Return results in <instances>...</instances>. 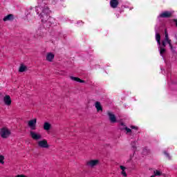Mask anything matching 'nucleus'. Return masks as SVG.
<instances>
[{
    "label": "nucleus",
    "mask_w": 177,
    "mask_h": 177,
    "mask_svg": "<svg viewBox=\"0 0 177 177\" xmlns=\"http://www.w3.org/2000/svg\"><path fill=\"white\" fill-rule=\"evenodd\" d=\"M35 10L37 15H39L40 13V19H41L43 23H46V21H48V23L52 24L51 21L53 19L50 18V16L49 15L50 10H49V8L45 1H39L38 6L35 7Z\"/></svg>",
    "instance_id": "obj_1"
},
{
    "label": "nucleus",
    "mask_w": 177,
    "mask_h": 177,
    "mask_svg": "<svg viewBox=\"0 0 177 177\" xmlns=\"http://www.w3.org/2000/svg\"><path fill=\"white\" fill-rule=\"evenodd\" d=\"M39 147L41 149H48L49 145L48 144V140L44 139L42 140H39L37 142Z\"/></svg>",
    "instance_id": "obj_2"
},
{
    "label": "nucleus",
    "mask_w": 177,
    "mask_h": 177,
    "mask_svg": "<svg viewBox=\"0 0 177 177\" xmlns=\"http://www.w3.org/2000/svg\"><path fill=\"white\" fill-rule=\"evenodd\" d=\"M28 125L30 127L32 131H35V129H37V118L29 120L28 122Z\"/></svg>",
    "instance_id": "obj_3"
},
{
    "label": "nucleus",
    "mask_w": 177,
    "mask_h": 177,
    "mask_svg": "<svg viewBox=\"0 0 177 177\" xmlns=\"http://www.w3.org/2000/svg\"><path fill=\"white\" fill-rule=\"evenodd\" d=\"M159 16L162 19H169V18L172 17V12H171L169 11H165V12H162Z\"/></svg>",
    "instance_id": "obj_4"
},
{
    "label": "nucleus",
    "mask_w": 177,
    "mask_h": 177,
    "mask_svg": "<svg viewBox=\"0 0 177 177\" xmlns=\"http://www.w3.org/2000/svg\"><path fill=\"white\" fill-rule=\"evenodd\" d=\"M107 115L109 117V120L113 124L117 122V118H115V115H114L113 113H111L110 111H107Z\"/></svg>",
    "instance_id": "obj_5"
},
{
    "label": "nucleus",
    "mask_w": 177,
    "mask_h": 177,
    "mask_svg": "<svg viewBox=\"0 0 177 177\" xmlns=\"http://www.w3.org/2000/svg\"><path fill=\"white\" fill-rule=\"evenodd\" d=\"M30 136L34 140H39L40 139H42V136H41V134L36 133L34 131H30Z\"/></svg>",
    "instance_id": "obj_6"
},
{
    "label": "nucleus",
    "mask_w": 177,
    "mask_h": 177,
    "mask_svg": "<svg viewBox=\"0 0 177 177\" xmlns=\"http://www.w3.org/2000/svg\"><path fill=\"white\" fill-rule=\"evenodd\" d=\"M10 135V131L8 130V129H1V138L4 139L8 138Z\"/></svg>",
    "instance_id": "obj_7"
},
{
    "label": "nucleus",
    "mask_w": 177,
    "mask_h": 177,
    "mask_svg": "<svg viewBox=\"0 0 177 177\" xmlns=\"http://www.w3.org/2000/svg\"><path fill=\"white\" fill-rule=\"evenodd\" d=\"M118 5H120V2L118 0H111L110 1V6L111 8H113V9H115L118 7Z\"/></svg>",
    "instance_id": "obj_8"
},
{
    "label": "nucleus",
    "mask_w": 177,
    "mask_h": 177,
    "mask_svg": "<svg viewBox=\"0 0 177 177\" xmlns=\"http://www.w3.org/2000/svg\"><path fill=\"white\" fill-rule=\"evenodd\" d=\"M3 102H4L5 104H6V106H10V104H12V99H10V96L6 95L3 97Z\"/></svg>",
    "instance_id": "obj_9"
},
{
    "label": "nucleus",
    "mask_w": 177,
    "mask_h": 177,
    "mask_svg": "<svg viewBox=\"0 0 177 177\" xmlns=\"http://www.w3.org/2000/svg\"><path fill=\"white\" fill-rule=\"evenodd\" d=\"M14 19H15V16L13 15V14H10V15H6V17H4V18L3 19V21H12Z\"/></svg>",
    "instance_id": "obj_10"
},
{
    "label": "nucleus",
    "mask_w": 177,
    "mask_h": 177,
    "mask_svg": "<svg viewBox=\"0 0 177 177\" xmlns=\"http://www.w3.org/2000/svg\"><path fill=\"white\" fill-rule=\"evenodd\" d=\"M99 164V160H91L87 162V165L90 167H96Z\"/></svg>",
    "instance_id": "obj_11"
},
{
    "label": "nucleus",
    "mask_w": 177,
    "mask_h": 177,
    "mask_svg": "<svg viewBox=\"0 0 177 177\" xmlns=\"http://www.w3.org/2000/svg\"><path fill=\"white\" fill-rule=\"evenodd\" d=\"M53 59H55V55H53V53H49L47 54L46 58L47 62H53Z\"/></svg>",
    "instance_id": "obj_12"
},
{
    "label": "nucleus",
    "mask_w": 177,
    "mask_h": 177,
    "mask_svg": "<svg viewBox=\"0 0 177 177\" xmlns=\"http://www.w3.org/2000/svg\"><path fill=\"white\" fill-rule=\"evenodd\" d=\"M70 78H71V80H72V81H75L76 82H80V84L85 83V80H81L77 77L71 76Z\"/></svg>",
    "instance_id": "obj_13"
},
{
    "label": "nucleus",
    "mask_w": 177,
    "mask_h": 177,
    "mask_svg": "<svg viewBox=\"0 0 177 177\" xmlns=\"http://www.w3.org/2000/svg\"><path fill=\"white\" fill-rule=\"evenodd\" d=\"M165 41L169 44V46L172 52H175V48H174V46H172V43L171 39H169V37H167V39H165Z\"/></svg>",
    "instance_id": "obj_14"
},
{
    "label": "nucleus",
    "mask_w": 177,
    "mask_h": 177,
    "mask_svg": "<svg viewBox=\"0 0 177 177\" xmlns=\"http://www.w3.org/2000/svg\"><path fill=\"white\" fill-rule=\"evenodd\" d=\"M51 127H52V125L49 122H46L44 124L43 128H44V131H49Z\"/></svg>",
    "instance_id": "obj_15"
},
{
    "label": "nucleus",
    "mask_w": 177,
    "mask_h": 177,
    "mask_svg": "<svg viewBox=\"0 0 177 177\" xmlns=\"http://www.w3.org/2000/svg\"><path fill=\"white\" fill-rule=\"evenodd\" d=\"M95 109H97V111H103V107H102L100 102H95Z\"/></svg>",
    "instance_id": "obj_16"
},
{
    "label": "nucleus",
    "mask_w": 177,
    "mask_h": 177,
    "mask_svg": "<svg viewBox=\"0 0 177 177\" xmlns=\"http://www.w3.org/2000/svg\"><path fill=\"white\" fill-rule=\"evenodd\" d=\"M156 39L159 45H161V35L160 33H156Z\"/></svg>",
    "instance_id": "obj_17"
},
{
    "label": "nucleus",
    "mask_w": 177,
    "mask_h": 177,
    "mask_svg": "<svg viewBox=\"0 0 177 177\" xmlns=\"http://www.w3.org/2000/svg\"><path fill=\"white\" fill-rule=\"evenodd\" d=\"M27 70V66L21 65L19 69V73H24Z\"/></svg>",
    "instance_id": "obj_18"
},
{
    "label": "nucleus",
    "mask_w": 177,
    "mask_h": 177,
    "mask_svg": "<svg viewBox=\"0 0 177 177\" xmlns=\"http://www.w3.org/2000/svg\"><path fill=\"white\" fill-rule=\"evenodd\" d=\"M121 131L125 130L127 133H131L132 132V129L128 128L127 126H124V128H120Z\"/></svg>",
    "instance_id": "obj_19"
},
{
    "label": "nucleus",
    "mask_w": 177,
    "mask_h": 177,
    "mask_svg": "<svg viewBox=\"0 0 177 177\" xmlns=\"http://www.w3.org/2000/svg\"><path fill=\"white\" fill-rule=\"evenodd\" d=\"M149 153H150V150H149L147 147L144 148V149L142 151V154L144 156H147L149 154Z\"/></svg>",
    "instance_id": "obj_20"
},
{
    "label": "nucleus",
    "mask_w": 177,
    "mask_h": 177,
    "mask_svg": "<svg viewBox=\"0 0 177 177\" xmlns=\"http://www.w3.org/2000/svg\"><path fill=\"white\" fill-rule=\"evenodd\" d=\"M166 52V50L164 47H160V55L162 56L164 55V53Z\"/></svg>",
    "instance_id": "obj_21"
},
{
    "label": "nucleus",
    "mask_w": 177,
    "mask_h": 177,
    "mask_svg": "<svg viewBox=\"0 0 177 177\" xmlns=\"http://www.w3.org/2000/svg\"><path fill=\"white\" fill-rule=\"evenodd\" d=\"M153 174L155 176H161V171H158V170H156L153 171Z\"/></svg>",
    "instance_id": "obj_22"
},
{
    "label": "nucleus",
    "mask_w": 177,
    "mask_h": 177,
    "mask_svg": "<svg viewBox=\"0 0 177 177\" xmlns=\"http://www.w3.org/2000/svg\"><path fill=\"white\" fill-rule=\"evenodd\" d=\"M163 154H165V156H166L167 158H168V160H171V156L166 151H163Z\"/></svg>",
    "instance_id": "obj_23"
},
{
    "label": "nucleus",
    "mask_w": 177,
    "mask_h": 177,
    "mask_svg": "<svg viewBox=\"0 0 177 177\" xmlns=\"http://www.w3.org/2000/svg\"><path fill=\"white\" fill-rule=\"evenodd\" d=\"M3 160H5V157L2 155H0V164H5Z\"/></svg>",
    "instance_id": "obj_24"
},
{
    "label": "nucleus",
    "mask_w": 177,
    "mask_h": 177,
    "mask_svg": "<svg viewBox=\"0 0 177 177\" xmlns=\"http://www.w3.org/2000/svg\"><path fill=\"white\" fill-rule=\"evenodd\" d=\"M133 149H136V141L131 142Z\"/></svg>",
    "instance_id": "obj_25"
},
{
    "label": "nucleus",
    "mask_w": 177,
    "mask_h": 177,
    "mask_svg": "<svg viewBox=\"0 0 177 177\" xmlns=\"http://www.w3.org/2000/svg\"><path fill=\"white\" fill-rule=\"evenodd\" d=\"M168 38H169L168 37V32H167V30L165 31V39H168Z\"/></svg>",
    "instance_id": "obj_26"
},
{
    "label": "nucleus",
    "mask_w": 177,
    "mask_h": 177,
    "mask_svg": "<svg viewBox=\"0 0 177 177\" xmlns=\"http://www.w3.org/2000/svg\"><path fill=\"white\" fill-rule=\"evenodd\" d=\"M131 129H135L136 131H138V129H139V128L136 126H131L130 127Z\"/></svg>",
    "instance_id": "obj_27"
},
{
    "label": "nucleus",
    "mask_w": 177,
    "mask_h": 177,
    "mask_svg": "<svg viewBox=\"0 0 177 177\" xmlns=\"http://www.w3.org/2000/svg\"><path fill=\"white\" fill-rule=\"evenodd\" d=\"M165 42H167V41H165V40H164V41H162V46L163 48H165V46H167V44H165Z\"/></svg>",
    "instance_id": "obj_28"
},
{
    "label": "nucleus",
    "mask_w": 177,
    "mask_h": 177,
    "mask_svg": "<svg viewBox=\"0 0 177 177\" xmlns=\"http://www.w3.org/2000/svg\"><path fill=\"white\" fill-rule=\"evenodd\" d=\"M121 174L123 176H127V172L125 171V170H122Z\"/></svg>",
    "instance_id": "obj_29"
},
{
    "label": "nucleus",
    "mask_w": 177,
    "mask_h": 177,
    "mask_svg": "<svg viewBox=\"0 0 177 177\" xmlns=\"http://www.w3.org/2000/svg\"><path fill=\"white\" fill-rule=\"evenodd\" d=\"M124 126L126 127L125 124H124V122H121L120 123V131H121V128H124Z\"/></svg>",
    "instance_id": "obj_30"
},
{
    "label": "nucleus",
    "mask_w": 177,
    "mask_h": 177,
    "mask_svg": "<svg viewBox=\"0 0 177 177\" xmlns=\"http://www.w3.org/2000/svg\"><path fill=\"white\" fill-rule=\"evenodd\" d=\"M120 169H122V171H125V169H127V167L123 165H120Z\"/></svg>",
    "instance_id": "obj_31"
},
{
    "label": "nucleus",
    "mask_w": 177,
    "mask_h": 177,
    "mask_svg": "<svg viewBox=\"0 0 177 177\" xmlns=\"http://www.w3.org/2000/svg\"><path fill=\"white\" fill-rule=\"evenodd\" d=\"M15 177H27V176H24V174H18Z\"/></svg>",
    "instance_id": "obj_32"
},
{
    "label": "nucleus",
    "mask_w": 177,
    "mask_h": 177,
    "mask_svg": "<svg viewBox=\"0 0 177 177\" xmlns=\"http://www.w3.org/2000/svg\"><path fill=\"white\" fill-rule=\"evenodd\" d=\"M173 21H174V23H176V26H177V19H173Z\"/></svg>",
    "instance_id": "obj_33"
}]
</instances>
